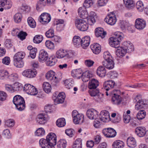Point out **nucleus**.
<instances>
[{
    "label": "nucleus",
    "mask_w": 148,
    "mask_h": 148,
    "mask_svg": "<svg viewBox=\"0 0 148 148\" xmlns=\"http://www.w3.org/2000/svg\"><path fill=\"white\" fill-rule=\"evenodd\" d=\"M93 4L92 0H85L83 3V7L86 8H89Z\"/></svg>",
    "instance_id": "nucleus-54"
},
{
    "label": "nucleus",
    "mask_w": 148,
    "mask_h": 148,
    "mask_svg": "<svg viewBox=\"0 0 148 148\" xmlns=\"http://www.w3.org/2000/svg\"><path fill=\"white\" fill-rule=\"evenodd\" d=\"M45 35L47 37L52 38L54 35V30L52 29H49L46 32Z\"/></svg>",
    "instance_id": "nucleus-61"
},
{
    "label": "nucleus",
    "mask_w": 148,
    "mask_h": 148,
    "mask_svg": "<svg viewBox=\"0 0 148 148\" xmlns=\"http://www.w3.org/2000/svg\"><path fill=\"white\" fill-rule=\"evenodd\" d=\"M123 46L125 51L126 53H130L134 50L133 46L132 44L129 42H125Z\"/></svg>",
    "instance_id": "nucleus-24"
},
{
    "label": "nucleus",
    "mask_w": 148,
    "mask_h": 148,
    "mask_svg": "<svg viewBox=\"0 0 148 148\" xmlns=\"http://www.w3.org/2000/svg\"><path fill=\"white\" fill-rule=\"evenodd\" d=\"M13 101L18 110L22 111L25 108V100L24 98L20 95L15 96L14 97Z\"/></svg>",
    "instance_id": "nucleus-2"
},
{
    "label": "nucleus",
    "mask_w": 148,
    "mask_h": 148,
    "mask_svg": "<svg viewBox=\"0 0 148 148\" xmlns=\"http://www.w3.org/2000/svg\"><path fill=\"white\" fill-rule=\"evenodd\" d=\"M39 144L42 148H54L46 139H41L39 140Z\"/></svg>",
    "instance_id": "nucleus-18"
},
{
    "label": "nucleus",
    "mask_w": 148,
    "mask_h": 148,
    "mask_svg": "<svg viewBox=\"0 0 148 148\" xmlns=\"http://www.w3.org/2000/svg\"><path fill=\"white\" fill-rule=\"evenodd\" d=\"M82 139L80 138L77 139L74 143L73 145V148H82Z\"/></svg>",
    "instance_id": "nucleus-45"
},
{
    "label": "nucleus",
    "mask_w": 148,
    "mask_h": 148,
    "mask_svg": "<svg viewBox=\"0 0 148 148\" xmlns=\"http://www.w3.org/2000/svg\"><path fill=\"white\" fill-rule=\"evenodd\" d=\"M21 12H28L30 10V8L25 4H23L21 8Z\"/></svg>",
    "instance_id": "nucleus-63"
},
{
    "label": "nucleus",
    "mask_w": 148,
    "mask_h": 148,
    "mask_svg": "<svg viewBox=\"0 0 148 148\" xmlns=\"http://www.w3.org/2000/svg\"><path fill=\"white\" fill-rule=\"evenodd\" d=\"M49 119V117L46 113H41L37 116L36 121L38 124H44L46 123Z\"/></svg>",
    "instance_id": "nucleus-7"
},
{
    "label": "nucleus",
    "mask_w": 148,
    "mask_h": 148,
    "mask_svg": "<svg viewBox=\"0 0 148 148\" xmlns=\"http://www.w3.org/2000/svg\"><path fill=\"white\" fill-rule=\"evenodd\" d=\"M64 84L66 87L70 89L73 87V85L74 82L72 79H68L64 81Z\"/></svg>",
    "instance_id": "nucleus-39"
},
{
    "label": "nucleus",
    "mask_w": 148,
    "mask_h": 148,
    "mask_svg": "<svg viewBox=\"0 0 148 148\" xmlns=\"http://www.w3.org/2000/svg\"><path fill=\"white\" fill-rule=\"evenodd\" d=\"M9 73L8 71L4 70H0V79H4L8 78Z\"/></svg>",
    "instance_id": "nucleus-42"
},
{
    "label": "nucleus",
    "mask_w": 148,
    "mask_h": 148,
    "mask_svg": "<svg viewBox=\"0 0 148 148\" xmlns=\"http://www.w3.org/2000/svg\"><path fill=\"white\" fill-rule=\"evenodd\" d=\"M136 8L140 12H142L144 9V5L143 2L141 1H138L136 3Z\"/></svg>",
    "instance_id": "nucleus-55"
},
{
    "label": "nucleus",
    "mask_w": 148,
    "mask_h": 148,
    "mask_svg": "<svg viewBox=\"0 0 148 148\" xmlns=\"http://www.w3.org/2000/svg\"><path fill=\"white\" fill-rule=\"evenodd\" d=\"M37 74V71L34 69H26L22 73V74L23 76L28 78H34L36 76Z\"/></svg>",
    "instance_id": "nucleus-10"
},
{
    "label": "nucleus",
    "mask_w": 148,
    "mask_h": 148,
    "mask_svg": "<svg viewBox=\"0 0 148 148\" xmlns=\"http://www.w3.org/2000/svg\"><path fill=\"white\" fill-rule=\"evenodd\" d=\"M22 18V15L20 13L16 14L14 16V21L16 23L20 22L21 21Z\"/></svg>",
    "instance_id": "nucleus-56"
},
{
    "label": "nucleus",
    "mask_w": 148,
    "mask_h": 148,
    "mask_svg": "<svg viewBox=\"0 0 148 148\" xmlns=\"http://www.w3.org/2000/svg\"><path fill=\"white\" fill-rule=\"evenodd\" d=\"M55 75V73L52 71H50L48 72L46 74V78L49 80H53L55 82H56L58 80L60 79L61 77Z\"/></svg>",
    "instance_id": "nucleus-14"
},
{
    "label": "nucleus",
    "mask_w": 148,
    "mask_h": 148,
    "mask_svg": "<svg viewBox=\"0 0 148 148\" xmlns=\"http://www.w3.org/2000/svg\"><path fill=\"white\" fill-rule=\"evenodd\" d=\"M90 48L93 52L95 54H99L101 50L100 45L97 43H94L91 45Z\"/></svg>",
    "instance_id": "nucleus-26"
},
{
    "label": "nucleus",
    "mask_w": 148,
    "mask_h": 148,
    "mask_svg": "<svg viewBox=\"0 0 148 148\" xmlns=\"http://www.w3.org/2000/svg\"><path fill=\"white\" fill-rule=\"evenodd\" d=\"M106 73V71L105 67L102 66H99L97 70V75L101 77L105 76Z\"/></svg>",
    "instance_id": "nucleus-33"
},
{
    "label": "nucleus",
    "mask_w": 148,
    "mask_h": 148,
    "mask_svg": "<svg viewBox=\"0 0 148 148\" xmlns=\"http://www.w3.org/2000/svg\"><path fill=\"white\" fill-rule=\"evenodd\" d=\"M146 115V112L145 110H140L138 113L137 117L139 120H142L145 117Z\"/></svg>",
    "instance_id": "nucleus-49"
},
{
    "label": "nucleus",
    "mask_w": 148,
    "mask_h": 148,
    "mask_svg": "<svg viewBox=\"0 0 148 148\" xmlns=\"http://www.w3.org/2000/svg\"><path fill=\"white\" fill-rule=\"evenodd\" d=\"M78 13L82 18H85L88 16V13L86 8L84 7H80L78 10Z\"/></svg>",
    "instance_id": "nucleus-30"
},
{
    "label": "nucleus",
    "mask_w": 148,
    "mask_h": 148,
    "mask_svg": "<svg viewBox=\"0 0 148 148\" xmlns=\"http://www.w3.org/2000/svg\"><path fill=\"white\" fill-rule=\"evenodd\" d=\"M99 82L97 80L95 79H92L89 82L88 87L90 89H95L99 85Z\"/></svg>",
    "instance_id": "nucleus-28"
},
{
    "label": "nucleus",
    "mask_w": 148,
    "mask_h": 148,
    "mask_svg": "<svg viewBox=\"0 0 148 148\" xmlns=\"http://www.w3.org/2000/svg\"><path fill=\"white\" fill-rule=\"evenodd\" d=\"M65 97V93L64 92H60L56 98L54 100L55 104L62 103L64 101Z\"/></svg>",
    "instance_id": "nucleus-20"
},
{
    "label": "nucleus",
    "mask_w": 148,
    "mask_h": 148,
    "mask_svg": "<svg viewBox=\"0 0 148 148\" xmlns=\"http://www.w3.org/2000/svg\"><path fill=\"white\" fill-rule=\"evenodd\" d=\"M81 39L78 36H75L73 39V42L74 45L77 46L81 44Z\"/></svg>",
    "instance_id": "nucleus-50"
},
{
    "label": "nucleus",
    "mask_w": 148,
    "mask_h": 148,
    "mask_svg": "<svg viewBox=\"0 0 148 148\" xmlns=\"http://www.w3.org/2000/svg\"><path fill=\"white\" fill-rule=\"evenodd\" d=\"M46 139L53 146L56 144V136L53 133H49L46 137Z\"/></svg>",
    "instance_id": "nucleus-13"
},
{
    "label": "nucleus",
    "mask_w": 148,
    "mask_h": 148,
    "mask_svg": "<svg viewBox=\"0 0 148 148\" xmlns=\"http://www.w3.org/2000/svg\"><path fill=\"white\" fill-rule=\"evenodd\" d=\"M13 92L21 90L22 89L23 86L22 84L19 82H16L13 85Z\"/></svg>",
    "instance_id": "nucleus-44"
},
{
    "label": "nucleus",
    "mask_w": 148,
    "mask_h": 148,
    "mask_svg": "<svg viewBox=\"0 0 148 148\" xmlns=\"http://www.w3.org/2000/svg\"><path fill=\"white\" fill-rule=\"evenodd\" d=\"M56 55L57 58L59 59L64 58H70L72 57L73 54L69 51L61 49L56 51Z\"/></svg>",
    "instance_id": "nucleus-4"
},
{
    "label": "nucleus",
    "mask_w": 148,
    "mask_h": 148,
    "mask_svg": "<svg viewBox=\"0 0 148 148\" xmlns=\"http://www.w3.org/2000/svg\"><path fill=\"white\" fill-rule=\"evenodd\" d=\"M125 6L129 9L132 8L134 5L135 3L133 0H123Z\"/></svg>",
    "instance_id": "nucleus-41"
},
{
    "label": "nucleus",
    "mask_w": 148,
    "mask_h": 148,
    "mask_svg": "<svg viewBox=\"0 0 148 148\" xmlns=\"http://www.w3.org/2000/svg\"><path fill=\"white\" fill-rule=\"evenodd\" d=\"M25 56V53L23 52H19L16 53L13 57L14 60H22Z\"/></svg>",
    "instance_id": "nucleus-37"
},
{
    "label": "nucleus",
    "mask_w": 148,
    "mask_h": 148,
    "mask_svg": "<svg viewBox=\"0 0 148 148\" xmlns=\"http://www.w3.org/2000/svg\"><path fill=\"white\" fill-rule=\"evenodd\" d=\"M136 134L140 137L144 136L146 133V128L144 127H137L135 131Z\"/></svg>",
    "instance_id": "nucleus-22"
},
{
    "label": "nucleus",
    "mask_w": 148,
    "mask_h": 148,
    "mask_svg": "<svg viewBox=\"0 0 148 148\" xmlns=\"http://www.w3.org/2000/svg\"><path fill=\"white\" fill-rule=\"evenodd\" d=\"M48 54L47 52L44 49L41 50L38 57L39 61L41 62H45L48 58Z\"/></svg>",
    "instance_id": "nucleus-16"
},
{
    "label": "nucleus",
    "mask_w": 148,
    "mask_h": 148,
    "mask_svg": "<svg viewBox=\"0 0 148 148\" xmlns=\"http://www.w3.org/2000/svg\"><path fill=\"white\" fill-rule=\"evenodd\" d=\"M102 64L104 67L108 69H111L114 67V63L112 60L104 61L102 62Z\"/></svg>",
    "instance_id": "nucleus-31"
},
{
    "label": "nucleus",
    "mask_w": 148,
    "mask_h": 148,
    "mask_svg": "<svg viewBox=\"0 0 148 148\" xmlns=\"http://www.w3.org/2000/svg\"><path fill=\"white\" fill-rule=\"evenodd\" d=\"M96 14L94 12L92 11L90 12L89 18L87 20L88 23L90 25H93L96 22Z\"/></svg>",
    "instance_id": "nucleus-34"
},
{
    "label": "nucleus",
    "mask_w": 148,
    "mask_h": 148,
    "mask_svg": "<svg viewBox=\"0 0 148 148\" xmlns=\"http://www.w3.org/2000/svg\"><path fill=\"white\" fill-rule=\"evenodd\" d=\"M35 133L37 136H41L44 135L45 130L42 128H39L36 130Z\"/></svg>",
    "instance_id": "nucleus-58"
},
{
    "label": "nucleus",
    "mask_w": 148,
    "mask_h": 148,
    "mask_svg": "<svg viewBox=\"0 0 148 148\" xmlns=\"http://www.w3.org/2000/svg\"><path fill=\"white\" fill-rule=\"evenodd\" d=\"M106 34V32L103 31L102 28H97L95 30V34L97 37H101V38H103Z\"/></svg>",
    "instance_id": "nucleus-32"
},
{
    "label": "nucleus",
    "mask_w": 148,
    "mask_h": 148,
    "mask_svg": "<svg viewBox=\"0 0 148 148\" xmlns=\"http://www.w3.org/2000/svg\"><path fill=\"white\" fill-rule=\"evenodd\" d=\"M140 99H141L140 95H137L135 99L136 101L137 102L135 105V108L137 110L144 108L146 105L148 104V100H143Z\"/></svg>",
    "instance_id": "nucleus-6"
},
{
    "label": "nucleus",
    "mask_w": 148,
    "mask_h": 148,
    "mask_svg": "<svg viewBox=\"0 0 148 148\" xmlns=\"http://www.w3.org/2000/svg\"><path fill=\"white\" fill-rule=\"evenodd\" d=\"M117 48L115 53L116 56L120 58L124 56L126 53V52L123 47H118Z\"/></svg>",
    "instance_id": "nucleus-35"
},
{
    "label": "nucleus",
    "mask_w": 148,
    "mask_h": 148,
    "mask_svg": "<svg viewBox=\"0 0 148 148\" xmlns=\"http://www.w3.org/2000/svg\"><path fill=\"white\" fill-rule=\"evenodd\" d=\"M45 45L49 49H54V44L51 41L47 40L45 42Z\"/></svg>",
    "instance_id": "nucleus-57"
},
{
    "label": "nucleus",
    "mask_w": 148,
    "mask_h": 148,
    "mask_svg": "<svg viewBox=\"0 0 148 148\" xmlns=\"http://www.w3.org/2000/svg\"><path fill=\"white\" fill-rule=\"evenodd\" d=\"M12 5L10 0H0V7H4L5 9H10Z\"/></svg>",
    "instance_id": "nucleus-23"
},
{
    "label": "nucleus",
    "mask_w": 148,
    "mask_h": 148,
    "mask_svg": "<svg viewBox=\"0 0 148 148\" xmlns=\"http://www.w3.org/2000/svg\"><path fill=\"white\" fill-rule=\"evenodd\" d=\"M122 101L121 96L116 93H114L112 97V101L113 104L118 105Z\"/></svg>",
    "instance_id": "nucleus-25"
},
{
    "label": "nucleus",
    "mask_w": 148,
    "mask_h": 148,
    "mask_svg": "<svg viewBox=\"0 0 148 148\" xmlns=\"http://www.w3.org/2000/svg\"><path fill=\"white\" fill-rule=\"evenodd\" d=\"M146 25V22L145 20L138 18L136 20L135 26L137 29L141 30L145 27Z\"/></svg>",
    "instance_id": "nucleus-12"
},
{
    "label": "nucleus",
    "mask_w": 148,
    "mask_h": 148,
    "mask_svg": "<svg viewBox=\"0 0 148 148\" xmlns=\"http://www.w3.org/2000/svg\"><path fill=\"white\" fill-rule=\"evenodd\" d=\"M43 40V36L41 35H37L35 36L33 38V42L36 43H39Z\"/></svg>",
    "instance_id": "nucleus-52"
},
{
    "label": "nucleus",
    "mask_w": 148,
    "mask_h": 148,
    "mask_svg": "<svg viewBox=\"0 0 148 148\" xmlns=\"http://www.w3.org/2000/svg\"><path fill=\"white\" fill-rule=\"evenodd\" d=\"M29 91L27 94L31 95H35L38 93V91L37 89L33 86H32V87H31Z\"/></svg>",
    "instance_id": "nucleus-59"
},
{
    "label": "nucleus",
    "mask_w": 148,
    "mask_h": 148,
    "mask_svg": "<svg viewBox=\"0 0 148 148\" xmlns=\"http://www.w3.org/2000/svg\"><path fill=\"white\" fill-rule=\"evenodd\" d=\"M104 21L109 25H114L116 22V19L113 12L108 14L105 18Z\"/></svg>",
    "instance_id": "nucleus-8"
},
{
    "label": "nucleus",
    "mask_w": 148,
    "mask_h": 148,
    "mask_svg": "<svg viewBox=\"0 0 148 148\" xmlns=\"http://www.w3.org/2000/svg\"><path fill=\"white\" fill-rule=\"evenodd\" d=\"M90 42V37L88 36H86L82 38L81 40V45L82 48L84 49L88 47Z\"/></svg>",
    "instance_id": "nucleus-27"
},
{
    "label": "nucleus",
    "mask_w": 148,
    "mask_h": 148,
    "mask_svg": "<svg viewBox=\"0 0 148 148\" xmlns=\"http://www.w3.org/2000/svg\"><path fill=\"white\" fill-rule=\"evenodd\" d=\"M46 61V64L47 66H52L55 65L57 62V60L55 57L50 56Z\"/></svg>",
    "instance_id": "nucleus-36"
},
{
    "label": "nucleus",
    "mask_w": 148,
    "mask_h": 148,
    "mask_svg": "<svg viewBox=\"0 0 148 148\" xmlns=\"http://www.w3.org/2000/svg\"><path fill=\"white\" fill-rule=\"evenodd\" d=\"M42 87L46 93H49L51 91V86L48 82H44L43 84Z\"/></svg>",
    "instance_id": "nucleus-40"
},
{
    "label": "nucleus",
    "mask_w": 148,
    "mask_h": 148,
    "mask_svg": "<svg viewBox=\"0 0 148 148\" xmlns=\"http://www.w3.org/2000/svg\"><path fill=\"white\" fill-rule=\"evenodd\" d=\"M115 85V83L114 81L111 80H108L104 82L103 87L106 90L108 91L113 88Z\"/></svg>",
    "instance_id": "nucleus-19"
},
{
    "label": "nucleus",
    "mask_w": 148,
    "mask_h": 148,
    "mask_svg": "<svg viewBox=\"0 0 148 148\" xmlns=\"http://www.w3.org/2000/svg\"><path fill=\"white\" fill-rule=\"evenodd\" d=\"M66 141L64 139L60 140L57 143L58 148H65L66 146Z\"/></svg>",
    "instance_id": "nucleus-46"
},
{
    "label": "nucleus",
    "mask_w": 148,
    "mask_h": 148,
    "mask_svg": "<svg viewBox=\"0 0 148 148\" xmlns=\"http://www.w3.org/2000/svg\"><path fill=\"white\" fill-rule=\"evenodd\" d=\"M124 37L123 34L118 32L115 33L114 36L109 39V43L111 46L115 48L119 47L120 42L123 40Z\"/></svg>",
    "instance_id": "nucleus-1"
},
{
    "label": "nucleus",
    "mask_w": 148,
    "mask_h": 148,
    "mask_svg": "<svg viewBox=\"0 0 148 148\" xmlns=\"http://www.w3.org/2000/svg\"><path fill=\"white\" fill-rule=\"evenodd\" d=\"M99 112L94 109H89L86 112L87 117L90 119H96L98 116Z\"/></svg>",
    "instance_id": "nucleus-11"
},
{
    "label": "nucleus",
    "mask_w": 148,
    "mask_h": 148,
    "mask_svg": "<svg viewBox=\"0 0 148 148\" xmlns=\"http://www.w3.org/2000/svg\"><path fill=\"white\" fill-rule=\"evenodd\" d=\"M56 125L59 127H62L66 125L65 119L64 118H61L58 119L56 122Z\"/></svg>",
    "instance_id": "nucleus-43"
},
{
    "label": "nucleus",
    "mask_w": 148,
    "mask_h": 148,
    "mask_svg": "<svg viewBox=\"0 0 148 148\" xmlns=\"http://www.w3.org/2000/svg\"><path fill=\"white\" fill-rule=\"evenodd\" d=\"M103 56L105 59L104 61H107L112 60V57L108 51L105 52L103 53Z\"/></svg>",
    "instance_id": "nucleus-60"
},
{
    "label": "nucleus",
    "mask_w": 148,
    "mask_h": 148,
    "mask_svg": "<svg viewBox=\"0 0 148 148\" xmlns=\"http://www.w3.org/2000/svg\"><path fill=\"white\" fill-rule=\"evenodd\" d=\"M72 115L73 122L75 124H81L84 121V115L79 113L76 110L73 111Z\"/></svg>",
    "instance_id": "nucleus-3"
},
{
    "label": "nucleus",
    "mask_w": 148,
    "mask_h": 148,
    "mask_svg": "<svg viewBox=\"0 0 148 148\" xmlns=\"http://www.w3.org/2000/svg\"><path fill=\"white\" fill-rule=\"evenodd\" d=\"M27 35V34L26 32L21 31L18 33L17 36L21 40H23L25 39Z\"/></svg>",
    "instance_id": "nucleus-53"
},
{
    "label": "nucleus",
    "mask_w": 148,
    "mask_h": 148,
    "mask_svg": "<svg viewBox=\"0 0 148 148\" xmlns=\"http://www.w3.org/2000/svg\"><path fill=\"white\" fill-rule=\"evenodd\" d=\"M75 24L77 27L82 31H86L88 28V25L87 22L83 19H76Z\"/></svg>",
    "instance_id": "nucleus-5"
},
{
    "label": "nucleus",
    "mask_w": 148,
    "mask_h": 148,
    "mask_svg": "<svg viewBox=\"0 0 148 148\" xmlns=\"http://www.w3.org/2000/svg\"><path fill=\"white\" fill-rule=\"evenodd\" d=\"M127 146L130 148H134L136 146V141L133 137H129L127 140Z\"/></svg>",
    "instance_id": "nucleus-29"
},
{
    "label": "nucleus",
    "mask_w": 148,
    "mask_h": 148,
    "mask_svg": "<svg viewBox=\"0 0 148 148\" xmlns=\"http://www.w3.org/2000/svg\"><path fill=\"white\" fill-rule=\"evenodd\" d=\"M37 51V50L36 48H34L31 51H30V56L32 58L34 59L35 58Z\"/></svg>",
    "instance_id": "nucleus-62"
},
{
    "label": "nucleus",
    "mask_w": 148,
    "mask_h": 148,
    "mask_svg": "<svg viewBox=\"0 0 148 148\" xmlns=\"http://www.w3.org/2000/svg\"><path fill=\"white\" fill-rule=\"evenodd\" d=\"M40 21L42 22V23L45 24L50 22L51 19L50 15L47 13H44L41 14L40 17Z\"/></svg>",
    "instance_id": "nucleus-15"
},
{
    "label": "nucleus",
    "mask_w": 148,
    "mask_h": 148,
    "mask_svg": "<svg viewBox=\"0 0 148 148\" xmlns=\"http://www.w3.org/2000/svg\"><path fill=\"white\" fill-rule=\"evenodd\" d=\"M14 66L17 68H22L24 65V62L23 60H14Z\"/></svg>",
    "instance_id": "nucleus-51"
},
{
    "label": "nucleus",
    "mask_w": 148,
    "mask_h": 148,
    "mask_svg": "<svg viewBox=\"0 0 148 148\" xmlns=\"http://www.w3.org/2000/svg\"><path fill=\"white\" fill-rule=\"evenodd\" d=\"M75 72L76 73H75V74L77 76H78V74H80L81 75V76L82 77V80L84 82H86L88 81L89 80L90 77L91 76V75L89 73L88 71H86L83 73L82 74H81V72L79 73H77V72L76 71Z\"/></svg>",
    "instance_id": "nucleus-21"
},
{
    "label": "nucleus",
    "mask_w": 148,
    "mask_h": 148,
    "mask_svg": "<svg viewBox=\"0 0 148 148\" xmlns=\"http://www.w3.org/2000/svg\"><path fill=\"white\" fill-rule=\"evenodd\" d=\"M18 77L19 76L17 73H14L10 75H9L8 78L13 80H16L18 79Z\"/></svg>",
    "instance_id": "nucleus-64"
},
{
    "label": "nucleus",
    "mask_w": 148,
    "mask_h": 148,
    "mask_svg": "<svg viewBox=\"0 0 148 148\" xmlns=\"http://www.w3.org/2000/svg\"><path fill=\"white\" fill-rule=\"evenodd\" d=\"M102 133L105 136L108 138L114 137L116 134L115 130L112 128H108L103 130Z\"/></svg>",
    "instance_id": "nucleus-9"
},
{
    "label": "nucleus",
    "mask_w": 148,
    "mask_h": 148,
    "mask_svg": "<svg viewBox=\"0 0 148 148\" xmlns=\"http://www.w3.org/2000/svg\"><path fill=\"white\" fill-rule=\"evenodd\" d=\"M100 120L104 122L108 121L110 119L109 112L106 110H103L100 113Z\"/></svg>",
    "instance_id": "nucleus-17"
},
{
    "label": "nucleus",
    "mask_w": 148,
    "mask_h": 148,
    "mask_svg": "<svg viewBox=\"0 0 148 148\" xmlns=\"http://www.w3.org/2000/svg\"><path fill=\"white\" fill-rule=\"evenodd\" d=\"M27 21L29 26L31 28H34L36 26V24L34 20L31 17L27 18Z\"/></svg>",
    "instance_id": "nucleus-48"
},
{
    "label": "nucleus",
    "mask_w": 148,
    "mask_h": 148,
    "mask_svg": "<svg viewBox=\"0 0 148 148\" xmlns=\"http://www.w3.org/2000/svg\"><path fill=\"white\" fill-rule=\"evenodd\" d=\"M89 93L91 96L97 97V98L100 99L99 90L96 89L90 90L89 91Z\"/></svg>",
    "instance_id": "nucleus-47"
},
{
    "label": "nucleus",
    "mask_w": 148,
    "mask_h": 148,
    "mask_svg": "<svg viewBox=\"0 0 148 148\" xmlns=\"http://www.w3.org/2000/svg\"><path fill=\"white\" fill-rule=\"evenodd\" d=\"M124 145V143L123 141L117 140L114 142L112 146L113 148H123Z\"/></svg>",
    "instance_id": "nucleus-38"
}]
</instances>
